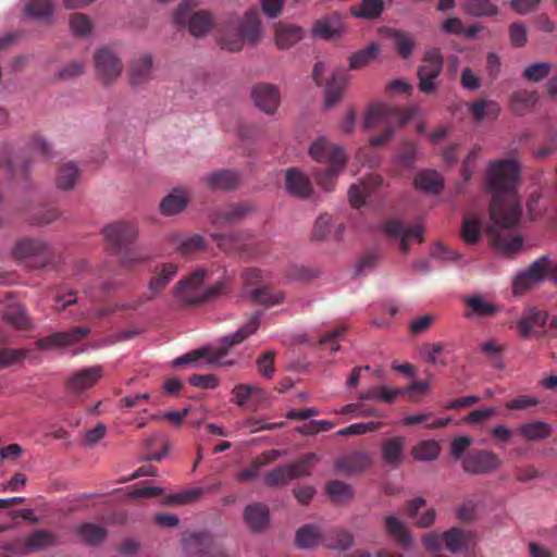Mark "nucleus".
<instances>
[{
    "label": "nucleus",
    "mask_w": 557,
    "mask_h": 557,
    "mask_svg": "<svg viewBox=\"0 0 557 557\" xmlns=\"http://www.w3.org/2000/svg\"><path fill=\"white\" fill-rule=\"evenodd\" d=\"M380 47L375 42H371L368 47L352 53L349 58L350 70H361L369 65L379 54Z\"/></svg>",
    "instance_id": "37998d69"
},
{
    "label": "nucleus",
    "mask_w": 557,
    "mask_h": 557,
    "mask_svg": "<svg viewBox=\"0 0 557 557\" xmlns=\"http://www.w3.org/2000/svg\"><path fill=\"white\" fill-rule=\"evenodd\" d=\"M342 28L341 16L337 13H333L315 21L312 27V35L329 40L339 35Z\"/></svg>",
    "instance_id": "7c9ffc66"
},
{
    "label": "nucleus",
    "mask_w": 557,
    "mask_h": 557,
    "mask_svg": "<svg viewBox=\"0 0 557 557\" xmlns=\"http://www.w3.org/2000/svg\"><path fill=\"white\" fill-rule=\"evenodd\" d=\"M79 177V171L73 162L63 164L57 174L55 186L59 190H71Z\"/></svg>",
    "instance_id": "79ce46f5"
},
{
    "label": "nucleus",
    "mask_w": 557,
    "mask_h": 557,
    "mask_svg": "<svg viewBox=\"0 0 557 557\" xmlns=\"http://www.w3.org/2000/svg\"><path fill=\"white\" fill-rule=\"evenodd\" d=\"M251 299L256 304L272 307L283 302L284 294L280 290H274L270 287L263 286L251 292Z\"/></svg>",
    "instance_id": "5fc2aeb1"
},
{
    "label": "nucleus",
    "mask_w": 557,
    "mask_h": 557,
    "mask_svg": "<svg viewBox=\"0 0 557 557\" xmlns=\"http://www.w3.org/2000/svg\"><path fill=\"white\" fill-rule=\"evenodd\" d=\"M238 32L248 45H258L262 35V25L257 9H250L245 13Z\"/></svg>",
    "instance_id": "412c9836"
},
{
    "label": "nucleus",
    "mask_w": 557,
    "mask_h": 557,
    "mask_svg": "<svg viewBox=\"0 0 557 557\" xmlns=\"http://www.w3.org/2000/svg\"><path fill=\"white\" fill-rule=\"evenodd\" d=\"M203 182L212 191L231 190L239 185L240 176L233 170H218L206 175Z\"/></svg>",
    "instance_id": "4be33fe9"
},
{
    "label": "nucleus",
    "mask_w": 557,
    "mask_h": 557,
    "mask_svg": "<svg viewBox=\"0 0 557 557\" xmlns=\"http://www.w3.org/2000/svg\"><path fill=\"white\" fill-rule=\"evenodd\" d=\"M101 375L102 369L100 367L87 368L70 377L66 385L72 392L78 393L95 385Z\"/></svg>",
    "instance_id": "473e14b6"
},
{
    "label": "nucleus",
    "mask_w": 557,
    "mask_h": 557,
    "mask_svg": "<svg viewBox=\"0 0 557 557\" xmlns=\"http://www.w3.org/2000/svg\"><path fill=\"white\" fill-rule=\"evenodd\" d=\"M212 25L213 18L209 12L197 11L190 16L188 28L193 36L199 37L207 34L211 29Z\"/></svg>",
    "instance_id": "3c124183"
},
{
    "label": "nucleus",
    "mask_w": 557,
    "mask_h": 557,
    "mask_svg": "<svg viewBox=\"0 0 557 557\" xmlns=\"http://www.w3.org/2000/svg\"><path fill=\"white\" fill-rule=\"evenodd\" d=\"M537 99L539 96L536 91L525 89L515 91L510 98V109L515 114L522 115L535 106Z\"/></svg>",
    "instance_id": "58836bf2"
},
{
    "label": "nucleus",
    "mask_w": 557,
    "mask_h": 557,
    "mask_svg": "<svg viewBox=\"0 0 557 557\" xmlns=\"http://www.w3.org/2000/svg\"><path fill=\"white\" fill-rule=\"evenodd\" d=\"M290 480L292 479L286 465H281L274 468L273 470L267 472V474L264 475L265 485L271 487L283 486Z\"/></svg>",
    "instance_id": "e2e57ef3"
},
{
    "label": "nucleus",
    "mask_w": 557,
    "mask_h": 557,
    "mask_svg": "<svg viewBox=\"0 0 557 557\" xmlns=\"http://www.w3.org/2000/svg\"><path fill=\"white\" fill-rule=\"evenodd\" d=\"M189 201V194L186 188H174L160 203V211L163 215H175L185 210Z\"/></svg>",
    "instance_id": "c756f323"
},
{
    "label": "nucleus",
    "mask_w": 557,
    "mask_h": 557,
    "mask_svg": "<svg viewBox=\"0 0 557 557\" xmlns=\"http://www.w3.org/2000/svg\"><path fill=\"white\" fill-rule=\"evenodd\" d=\"M188 557H236L227 553L223 543L208 531L194 532L183 539Z\"/></svg>",
    "instance_id": "423d86ee"
},
{
    "label": "nucleus",
    "mask_w": 557,
    "mask_h": 557,
    "mask_svg": "<svg viewBox=\"0 0 557 557\" xmlns=\"http://www.w3.org/2000/svg\"><path fill=\"white\" fill-rule=\"evenodd\" d=\"M121 253V265L128 271L134 270L136 265L145 263L149 260L148 256H144L135 250H129L128 247L123 249Z\"/></svg>",
    "instance_id": "338daca9"
},
{
    "label": "nucleus",
    "mask_w": 557,
    "mask_h": 557,
    "mask_svg": "<svg viewBox=\"0 0 557 557\" xmlns=\"http://www.w3.org/2000/svg\"><path fill=\"white\" fill-rule=\"evenodd\" d=\"M95 69L104 85L114 83L122 74L123 63L115 50L109 47L100 48L94 55Z\"/></svg>",
    "instance_id": "6e6552de"
},
{
    "label": "nucleus",
    "mask_w": 557,
    "mask_h": 557,
    "mask_svg": "<svg viewBox=\"0 0 557 557\" xmlns=\"http://www.w3.org/2000/svg\"><path fill=\"white\" fill-rule=\"evenodd\" d=\"M553 432V425L541 420H531L517 429V435L528 442L544 441L550 437Z\"/></svg>",
    "instance_id": "bb28decb"
},
{
    "label": "nucleus",
    "mask_w": 557,
    "mask_h": 557,
    "mask_svg": "<svg viewBox=\"0 0 557 557\" xmlns=\"http://www.w3.org/2000/svg\"><path fill=\"white\" fill-rule=\"evenodd\" d=\"M440 453L441 447L435 440L421 441L411 449L413 459L419 461H433L438 457Z\"/></svg>",
    "instance_id": "c03bdc74"
},
{
    "label": "nucleus",
    "mask_w": 557,
    "mask_h": 557,
    "mask_svg": "<svg viewBox=\"0 0 557 557\" xmlns=\"http://www.w3.org/2000/svg\"><path fill=\"white\" fill-rule=\"evenodd\" d=\"M444 66V57L440 48H429L425 50L422 64L417 70L418 87L423 94H434L438 88L437 78Z\"/></svg>",
    "instance_id": "0eeeda50"
},
{
    "label": "nucleus",
    "mask_w": 557,
    "mask_h": 557,
    "mask_svg": "<svg viewBox=\"0 0 557 557\" xmlns=\"http://www.w3.org/2000/svg\"><path fill=\"white\" fill-rule=\"evenodd\" d=\"M383 178L377 174H369L360 184H354L348 190V199L354 208H360L364 205L367 197H370L375 190L380 189Z\"/></svg>",
    "instance_id": "a211bd4d"
},
{
    "label": "nucleus",
    "mask_w": 557,
    "mask_h": 557,
    "mask_svg": "<svg viewBox=\"0 0 557 557\" xmlns=\"http://www.w3.org/2000/svg\"><path fill=\"white\" fill-rule=\"evenodd\" d=\"M207 243L201 235L195 234L181 240L177 251L183 256H193L206 249Z\"/></svg>",
    "instance_id": "052dcab7"
},
{
    "label": "nucleus",
    "mask_w": 557,
    "mask_h": 557,
    "mask_svg": "<svg viewBox=\"0 0 557 557\" xmlns=\"http://www.w3.org/2000/svg\"><path fill=\"white\" fill-rule=\"evenodd\" d=\"M244 521L253 533L264 532L270 524L269 508L261 503L247 505L244 509Z\"/></svg>",
    "instance_id": "6ab92c4d"
},
{
    "label": "nucleus",
    "mask_w": 557,
    "mask_h": 557,
    "mask_svg": "<svg viewBox=\"0 0 557 557\" xmlns=\"http://www.w3.org/2000/svg\"><path fill=\"white\" fill-rule=\"evenodd\" d=\"M216 240L220 249L231 251H246L250 248V235L249 234H215L212 235Z\"/></svg>",
    "instance_id": "c9c22d12"
},
{
    "label": "nucleus",
    "mask_w": 557,
    "mask_h": 557,
    "mask_svg": "<svg viewBox=\"0 0 557 557\" xmlns=\"http://www.w3.org/2000/svg\"><path fill=\"white\" fill-rule=\"evenodd\" d=\"M406 440L401 436L389 437L382 442V459L383 461L393 467L397 468L404 458Z\"/></svg>",
    "instance_id": "c85d7f7f"
},
{
    "label": "nucleus",
    "mask_w": 557,
    "mask_h": 557,
    "mask_svg": "<svg viewBox=\"0 0 557 557\" xmlns=\"http://www.w3.org/2000/svg\"><path fill=\"white\" fill-rule=\"evenodd\" d=\"M521 168L517 160L494 161L487 170V187L493 194L490 203L491 223L485 232L490 244L504 255H513L522 248L523 239L515 231L521 218L517 193Z\"/></svg>",
    "instance_id": "f257e3e1"
},
{
    "label": "nucleus",
    "mask_w": 557,
    "mask_h": 557,
    "mask_svg": "<svg viewBox=\"0 0 557 557\" xmlns=\"http://www.w3.org/2000/svg\"><path fill=\"white\" fill-rule=\"evenodd\" d=\"M244 42L246 41L244 40L239 32L234 34L225 33L221 35V37L219 38V45L221 46V48L232 52L240 51L243 49Z\"/></svg>",
    "instance_id": "774afa93"
},
{
    "label": "nucleus",
    "mask_w": 557,
    "mask_h": 557,
    "mask_svg": "<svg viewBox=\"0 0 557 557\" xmlns=\"http://www.w3.org/2000/svg\"><path fill=\"white\" fill-rule=\"evenodd\" d=\"M444 350V344L438 343H432V344H423L420 347V356L423 358L426 362H430L432 364L441 363L442 366H446V362L438 361L437 356L442 354Z\"/></svg>",
    "instance_id": "69168bd1"
},
{
    "label": "nucleus",
    "mask_w": 557,
    "mask_h": 557,
    "mask_svg": "<svg viewBox=\"0 0 557 557\" xmlns=\"http://www.w3.org/2000/svg\"><path fill=\"white\" fill-rule=\"evenodd\" d=\"M416 108L400 109L386 103H372L363 117L362 127L371 129L384 127L379 135L372 136L369 140L372 147H380L388 143L397 127L407 124L416 115Z\"/></svg>",
    "instance_id": "f03ea898"
},
{
    "label": "nucleus",
    "mask_w": 557,
    "mask_h": 557,
    "mask_svg": "<svg viewBox=\"0 0 557 557\" xmlns=\"http://www.w3.org/2000/svg\"><path fill=\"white\" fill-rule=\"evenodd\" d=\"M17 154L10 145H3L0 151V166L4 168L9 178H28V161L17 165Z\"/></svg>",
    "instance_id": "b1692460"
},
{
    "label": "nucleus",
    "mask_w": 557,
    "mask_h": 557,
    "mask_svg": "<svg viewBox=\"0 0 557 557\" xmlns=\"http://www.w3.org/2000/svg\"><path fill=\"white\" fill-rule=\"evenodd\" d=\"M304 37V30L300 26L287 23H277L274 28L275 45L278 49L285 50L292 48Z\"/></svg>",
    "instance_id": "cd10ccee"
},
{
    "label": "nucleus",
    "mask_w": 557,
    "mask_h": 557,
    "mask_svg": "<svg viewBox=\"0 0 557 557\" xmlns=\"http://www.w3.org/2000/svg\"><path fill=\"white\" fill-rule=\"evenodd\" d=\"M260 313H256L244 326L238 329L234 334L226 335L221 339V345L218 348L203 347L200 349L191 350L172 361L174 368L185 364H193L201 358H206L209 363L214 364H231L232 362H224L223 358L228 354L230 349L243 343L247 337L257 332L260 325Z\"/></svg>",
    "instance_id": "7ed1b4c3"
},
{
    "label": "nucleus",
    "mask_w": 557,
    "mask_h": 557,
    "mask_svg": "<svg viewBox=\"0 0 557 557\" xmlns=\"http://www.w3.org/2000/svg\"><path fill=\"white\" fill-rule=\"evenodd\" d=\"M463 11L472 16H494L498 8L491 0H463Z\"/></svg>",
    "instance_id": "8fccbe9b"
},
{
    "label": "nucleus",
    "mask_w": 557,
    "mask_h": 557,
    "mask_svg": "<svg viewBox=\"0 0 557 557\" xmlns=\"http://www.w3.org/2000/svg\"><path fill=\"white\" fill-rule=\"evenodd\" d=\"M324 534L319 527L306 524L296 532L295 543L300 548H311L323 544Z\"/></svg>",
    "instance_id": "4c0bfd02"
},
{
    "label": "nucleus",
    "mask_w": 557,
    "mask_h": 557,
    "mask_svg": "<svg viewBox=\"0 0 557 557\" xmlns=\"http://www.w3.org/2000/svg\"><path fill=\"white\" fill-rule=\"evenodd\" d=\"M285 185L287 191L297 198H308L313 193L309 178L295 168L286 171Z\"/></svg>",
    "instance_id": "393cba45"
},
{
    "label": "nucleus",
    "mask_w": 557,
    "mask_h": 557,
    "mask_svg": "<svg viewBox=\"0 0 557 557\" xmlns=\"http://www.w3.org/2000/svg\"><path fill=\"white\" fill-rule=\"evenodd\" d=\"M319 460V456L314 453H309L301 456L299 459L292 463H287L290 479H298L301 476L310 475L313 463Z\"/></svg>",
    "instance_id": "de8ad7c7"
},
{
    "label": "nucleus",
    "mask_w": 557,
    "mask_h": 557,
    "mask_svg": "<svg viewBox=\"0 0 557 557\" xmlns=\"http://www.w3.org/2000/svg\"><path fill=\"white\" fill-rule=\"evenodd\" d=\"M25 13L37 20L48 18L53 13L51 0H29Z\"/></svg>",
    "instance_id": "13d9d810"
},
{
    "label": "nucleus",
    "mask_w": 557,
    "mask_h": 557,
    "mask_svg": "<svg viewBox=\"0 0 557 557\" xmlns=\"http://www.w3.org/2000/svg\"><path fill=\"white\" fill-rule=\"evenodd\" d=\"M352 543V534L344 529H333L324 534L323 545L329 548L346 550Z\"/></svg>",
    "instance_id": "ea45409f"
},
{
    "label": "nucleus",
    "mask_w": 557,
    "mask_h": 557,
    "mask_svg": "<svg viewBox=\"0 0 557 557\" xmlns=\"http://www.w3.org/2000/svg\"><path fill=\"white\" fill-rule=\"evenodd\" d=\"M251 97L256 106L267 114H273L280 106V91L275 85L258 84L252 88Z\"/></svg>",
    "instance_id": "f3484780"
},
{
    "label": "nucleus",
    "mask_w": 557,
    "mask_h": 557,
    "mask_svg": "<svg viewBox=\"0 0 557 557\" xmlns=\"http://www.w3.org/2000/svg\"><path fill=\"white\" fill-rule=\"evenodd\" d=\"M469 110L478 122L482 121L485 116L496 117L499 112V108L495 102L484 99L471 103Z\"/></svg>",
    "instance_id": "4d7b16f0"
},
{
    "label": "nucleus",
    "mask_w": 557,
    "mask_h": 557,
    "mask_svg": "<svg viewBox=\"0 0 557 557\" xmlns=\"http://www.w3.org/2000/svg\"><path fill=\"white\" fill-rule=\"evenodd\" d=\"M309 153L317 162L330 164L329 169L317 171L314 173L317 184L325 191L334 189L336 177L344 169L347 154L345 150L331 144L324 137L317 139L309 148Z\"/></svg>",
    "instance_id": "20e7f679"
},
{
    "label": "nucleus",
    "mask_w": 557,
    "mask_h": 557,
    "mask_svg": "<svg viewBox=\"0 0 557 557\" xmlns=\"http://www.w3.org/2000/svg\"><path fill=\"white\" fill-rule=\"evenodd\" d=\"M380 230L391 238L400 239V249L404 252L409 250L408 234H405V226L398 220H388L381 224Z\"/></svg>",
    "instance_id": "6e6d98bb"
},
{
    "label": "nucleus",
    "mask_w": 557,
    "mask_h": 557,
    "mask_svg": "<svg viewBox=\"0 0 557 557\" xmlns=\"http://www.w3.org/2000/svg\"><path fill=\"white\" fill-rule=\"evenodd\" d=\"M388 36L393 40L398 55L404 60L409 59L416 48L413 36L406 30L395 28L388 30Z\"/></svg>",
    "instance_id": "e433bc0d"
},
{
    "label": "nucleus",
    "mask_w": 557,
    "mask_h": 557,
    "mask_svg": "<svg viewBox=\"0 0 557 557\" xmlns=\"http://www.w3.org/2000/svg\"><path fill=\"white\" fill-rule=\"evenodd\" d=\"M485 215L483 212L470 211L462 221L460 235L468 245H474L481 238Z\"/></svg>",
    "instance_id": "5701e85b"
},
{
    "label": "nucleus",
    "mask_w": 557,
    "mask_h": 557,
    "mask_svg": "<svg viewBox=\"0 0 557 557\" xmlns=\"http://www.w3.org/2000/svg\"><path fill=\"white\" fill-rule=\"evenodd\" d=\"M384 10L383 0H362L359 5L351 8V14L366 20L377 18Z\"/></svg>",
    "instance_id": "09e8293b"
},
{
    "label": "nucleus",
    "mask_w": 557,
    "mask_h": 557,
    "mask_svg": "<svg viewBox=\"0 0 557 557\" xmlns=\"http://www.w3.org/2000/svg\"><path fill=\"white\" fill-rule=\"evenodd\" d=\"M249 210L250 208L243 203L232 205L227 209L215 212L212 222L219 227L232 225L239 222Z\"/></svg>",
    "instance_id": "f704fd0d"
},
{
    "label": "nucleus",
    "mask_w": 557,
    "mask_h": 557,
    "mask_svg": "<svg viewBox=\"0 0 557 557\" xmlns=\"http://www.w3.org/2000/svg\"><path fill=\"white\" fill-rule=\"evenodd\" d=\"M14 255L20 259H33L32 264L37 268L47 267L54 257L51 247L38 238L20 240L14 248Z\"/></svg>",
    "instance_id": "9d476101"
},
{
    "label": "nucleus",
    "mask_w": 557,
    "mask_h": 557,
    "mask_svg": "<svg viewBox=\"0 0 557 557\" xmlns=\"http://www.w3.org/2000/svg\"><path fill=\"white\" fill-rule=\"evenodd\" d=\"M233 401L238 406L256 411L268 399V393L260 386L238 384L232 389Z\"/></svg>",
    "instance_id": "4468645a"
},
{
    "label": "nucleus",
    "mask_w": 557,
    "mask_h": 557,
    "mask_svg": "<svg viewBox=\"0 0 557 557\" xmlns=\"http://www.w3.org/2000/svg\"><path fill=\"white\" fill-rule=\"evenodd\" d=\"M371 466V457L368 453L356 450L337 458L334 462L335 470L344 475H354L366 471Z\"/></svg>",
    "instance_id": "dca6fc26"
},
{
    "label": "nucleus",
    "mask_w": 557,
    "mask_h": 557,
    "mask_svg": "<svg viewBox=\"0 0 557 557\" xmlns=\"http://www.w3.org/2000/svg\"><path fill=\"white\" fill-rule=\"evenodd\" d=\"M553 70L549 62H535L528 65L523 71V77L532 83H539L548 77Z\"/></svg>",
    "instance_id": "bf43d9fd"
},
{
    "label": "nucleus",
    "mask_w": 557,
    "mask_h": 557,
    "mask_svg": "<svg viewBox=\"0 0 557 557\" xmlns=\"http://www.w3.org/2000/svg\"><path fill=\"white\" fill-rule=\"evenodd\" d=\"M446 548L453 553L460 550L474 543L475 535L471 531L460 528H450L443 533Z\"/></svg>",
    "instance_id": "72a5a7b5"
},
{
    "label": "nucleus",
    "mask_w": 557,
    "mask_h": 557,
    "mask_svg": "<svg viewBox=\"0 0 557 557\" xmlns=\"http://www.w3.org/2000/svg\"><path fill=\"white\" fill-rule=\"evenodd\" d=\"M206 275L205 270L198 269L182 278L174 292L177 301L185 306H198L223 294L226 288L224 283L219 282L206 288L202 286Z\"/></svg>",
    "instance_id": "39448f33"
},
{
    "label": "nucleus",
    "mask_w": 557,
    "mask_h": 557,
    "mask_svg": "<svg viewBox=\"0 0 557 557\" xmlns=\"http://www.w3.org/2000/svg\"><path fill=\"white\" fill-rule=\"evenodd\" d=\"M177 270L178 267L174 262H165L154 267L152 276L148 284V289L151 293L149 299L164 290L173 277L177 274Z\"/></svg>",
    "instance_id": "aec40b11"
},
{
    "label": "nucleus",
    "mask_w": 557,
    "mask_h": 557,
    "mask_svg": "<svg viewBox=\"0 0 557 557\" xmlns=\"http://www.w3.org/2000/svg\"><path fill=\"white\" fill-rule=\"evenodd\" d=\"M550 259L548 255H543L533 261L529 268L518 274L513 281V292L521 294L529 289L533 284L549 280Z\"/></svg>",
    "instance_id": "9b49d317"
},
{
    "label": "nucleus",
    "mask_w": 557,
    "mask_h": 557,
    "mask_svg": "<svg viewBox=\"0 0 557 557\" xmlns=\"http://www.w3.org/2000/svg\"><path fill=\"white\" fill-rule=\"evenodd\" d=\"M102 234L109 244L111 251L115 255H120L123 249H126L135 242L138 231L134 223L117 221L108 224L103 228Z\"/></svg>",
    "instance_id": "1a4fd4ad"
},
{
    "label": "nucleus",
    "mask_w": 557,
    "mask_h": 557,
    "mask_svg": "<svg viewBox=\"0 0 557 557\" xmlns=\"http://www.w3.org/2000/svg\"><path fill=\"white\" fill-rule=\"evenodd\" d=\"M3 319L13 327L18 330H27L30 327L29 318L25 309L18 304L7 306L3 312Z\"/></svg>",
    "instance_id": "a18cd8bd"
},
{
    "label": "nucleus",
    "mask_w": 557,
    "mask_h": 557,
    "mask_svg": "<svg viewBox=\"0 0 557 557\" xmlns=\"http://www.w3.org/2000/svg\"><path fill=\"white\" fill-rule=\"evenodd\" d=\"M90 333V329L87 326H75L65 332H55L49 336L39 338L37 341V347L41 350H50L53 348H62L74 345Z\"/></svg>",
    "instance_id": "ddd939ff"
},
{
    "label": "nucleus",
    "mask_w": 557,
    "mask_h": 557,
    "mask_svg": "<svg viewBox=\"0 0 557 557\" xmlns=\"http://www.w3.org/2000/svg\"><path fill=\"white\" fill-rule=\"evenodd\" d=\"M348 73L344 67H337L325 86V106L333 107L339 101L348 83Z\"/></svg>",
    "instance_id": "a878e982"
},
{
    "label": "nucleus",
    "mask_w": 557,
    "mask_h": 557,
    "mask_svg": "<svg viewBox=\"0 0 557 557\" xmlns=\"http://www.w3.org/2000/svg\"><path fill=\"white\" fill-rule=\"evenodd\" d=\"M325 491L334 503L341 504L350 500L354 496L351 486L341 480L330 481Z\"/></svg>",
    "instance_id": "864d4df0"
},
{
    "label": "nucleus",
    "mask_w": 557,
    "mask_h": 557,
    "mask_svg": "<svg viewBox=\"0 0 557 557\" xmlns=\"http://www.w3.org/2000/svg\"><path fill=\"white\" fill-rule=\"evenodd\" d=\"M75 532L88 545H98L107 537V530L94 523H83Z\"/></svg>",
    "instance_id": "49530a36"
},
{
    "label": "nucleus",
    "mask_w": 557,
    "mask_h": 557,
    "mask_svg": "<svg viewBox=\"0 0 557 557\" xmlns=\"http://www.w3.org/2000/svg\"><path fill=\"white\" fill-rule=\"evenodd\" d=\"M153 79V60L150 54H141L132 60L128 81L132 88H141Z\"/></svg>",
    "instance_id": "2eb2a0df"
},
{
    "label": "nucleus",
    "mask_w": 557,
    "mask_h": 557,
    "mask_svg": "<svg viewBox=\"0 0 557 557\" xmlns=\"http://www.w3.org/2000/svg\"><path fill=\"white\" fill-rule=\"evenodd\" d=\"M502 465L498 456L491 450H473L462 459V469L470 474H482L495 471Z\"/></svg>",
    "instance_id": "f8f14e48"
},
{
    "label": "nucleus",
    "mask_w": 557,
    "mask_h": 557,
    "mask_svg": "<svg viewBox=\"0 0 557 557\" xmlns=\"http://www.w3.org/2000/svg\"><path fill=\"white\" fill-rule=\"evenodd\" d=\"M466 305L471 309V313H466V317L471 314L478 317H491L497 312V307L484 300L481 295L469 296L465 300Z\"/></svg>",
    "instance_id": "603ef678"
},
{
    "label": "nucleus",
    "mask_w": 557,
    "mask_h": 557,
    "mask_svg": "<svg viewBox=\"0 0 557 557\" xmlns=\"http://www.w3.org/2000/svg\"><path fill=\"white\" fill-rule=\"evenodd\" d=\"M385 530L394 539L397 545L404 549L411 547L412 536L404 521L396 516L385 517Z\"/></svg>",
    "instance_id": "2f4dec72"
},
{
    "label": "nucleus",
    "mask_w": 557,
    "mask_h": 557,
    "mask_svg": "<svg viewBox=\"0 0 557 557\" xmlns=\"http://www.w3.org/2000/svg\"><path fill=\"white\" fill-rule=\"evenodd\" d=\"M414 186L429 194H438L443 187V181L436 171H422L414 178Z\"/></svg>",
    "instance_id": "a19ab883"
},
{
    "label": "nucleus",
    "mask_w": 557,
    "mask_h": 557,
    "mask_svg": "<svg viewBox=\"0 0 557 557\" xmlns=\"http://www.w3.org/2000/svg\"><path fill=\"white\" fill-rule=\"evenodd\" d=\"M55 542L57 539L54 534L46 530H37L28 535L25 543L30 548L40 549L52 546Z\"/></svg>",
    "instance_id": "680f3d73"
},
{
    "label": "nucleus",
    "mask_w": 557,
    "mask_h": 557,
    "mask_svg": "<svg viewBox=\"0 0 557 557\" xmlns=\"http://www.w3.org/2000/svg\"><path fill=\"white\" fill-rule=\"evenodd\" d=\"M70 27L75 36H87L92 28L90 20L82 13H75L70 18Z\"/></svg>",
    "instance_id": "0e129e2a"
}]
</instances>
